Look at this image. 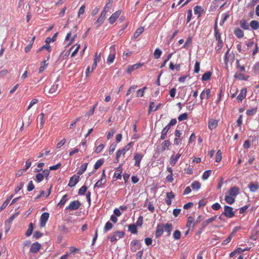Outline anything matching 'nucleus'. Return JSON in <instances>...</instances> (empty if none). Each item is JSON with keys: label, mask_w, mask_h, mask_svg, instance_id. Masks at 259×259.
<instances>
[{"label": "nucleus", "mask_w": 259, "mask_h": 259, "mask_svg": "<svg viewBox=\"0 0 259 259\" xmlns=\"http://www.w3.org/2000/svg\"><path fill=\"white\" fill-rule=\"evenodd\" d=\"M230 17V12H227L225 13H224L222 15V24H224V23L228 19V18Z\"/></svg>", "instance_id": "nucleus-53"}, {"label": "nucleus", "mask_w": 259, "mask_h": 259, "mask_svg": "<svg viewBox=\"0 0 259 259\" xmlns=\"http://www.w3.org/2000/svg\"><path fill=\"white\" fill-rule=\"evenodd\" d=\"M143 65V64L141 63H137L133 65H130L127 68L126 72L128 73H131L133 71L139 68Z\"/></svg>", "instance_id": "nucleus-14"}, {"label": "nucleus", "mask_w": 259, "mask_h": 259, "mask_svg": "<svg viewBox=\"0 0 259 259\" xmlns=\"http://www.w3.org/2000/svg\"><path fill=\"white\" fill-rule=\"evenodd\" d=\"M218 125V120L214 119H210L208 121V128L212 130L217 127Z\"/></svg>", "instance_id": "nucleus-18"}, {"label": "nucleus", "mask_w": 259, "mask_h": 259, "mask_svg": "<svg viewBox=\"0 0 259 259\" xmlns=\"http://www.w3.org/2000/svg\"><path fill=\"white\" fill-rule=\"evenodd\" d=\"M112 224L110 222H107L104 227V232L106 233L107 231L110 230L112 228Z\"/></svg>", "instance_id": "nucleus-43"}, {"label": "nucleus", "mask_w": 259, "mask_h": 259, "mask_svg": "<svg viewBox=\"0 0 259 259\" xmlns=\"http://www.w3.org/2000/svg\"><path fill=\"white\" fill-rule=\"evenodd\" d=\"M239 193V189L238 187L234 186L230 188L228 192L229 195L235 198Z\"/></svg>", "instance_id": "nucleus-13"}, {"label": "nucleus", "mask_w": 259, "mask_h": 259, "mask_svg": "<svg viewBox=\"0 0 259 259\" xmlns=\"http://www.w3.org/2000/svg\"><path fill=\"white\" fill-rule=\"evenodd\" d=\"M130 247L132 252H135L141 248V244L139 240H134L131 243Z\"/></svg>", "instance_id": "nucleus-5"}, {"label": "nucleus", "mask_w": 259, "mask_h": 259, "mask_svg": "<svg viewBox=\"0 0 259 259\" xmlns=\"http://www.w3.org/2000/svg\"><path fill=\"white\" fill-rule=\"evenodd\" d=\"M215 39L218 41L219 46L221 48L222 47L223 41L221 39V34L220 33L215 29Z\"/></svg>", "instance_id": "nucleus-30"}, {"label": "nucleus", "mask_w": 259, "mask_h": 259, "mask_svg": "<svg viewBox=\"0 0 259 259\" xmlns=\"http://www.w3.org/2000/svg\"><path fill=\"white\" fill-rule=\"evenodd\" d=\"M200 71V62L197 61L194 65V72L198 73Z\"/></svg>", "instance_id": "nucleus-60"}, {"label": "nucleus", "mask_w": 259, "mask_h": 259, "mask_svg": "<svg viewBox=\"0 0 259 259\" xmlns=\"http://www.w3.org/2000/svg\"><path fill=\"white\" fill-rule=\"evenodd\" d=\"M44 49H46L49 52H51V48L50 45H48L46 44V45L42 46L38 50L37 53H39V52L42 51Z\"/></svg>", "instance_id": "nucleus-48"}, {"label": "nucleus", "mask_w": 259, "mask_h": 259, "mask_svg": "<svg viewBox=\"0 0 259 259\" xmlns=\"http://www.w3.org/2000/svg\"><path fill=\"white\" fill-rule=\"evenodd\" d=\"M33 224L32 223H31L29 225L28 228L25 233V235L27 237L30 236L31 235V234L33 232Z\"/></svg>", "instance_id": "nucleus-35"}, {"label": "nucleus", "mask_w": 259, "mask_h": 259, "mask_svg": "<svg viewBox=\"0 0 259 259\" xmlns=\"http://www.w3.org/2000/svg\"><path fill=\"white\" fill-rule=\"evenodd\" d=\"M250 26L253 30H257L259 28V23L256 20L250 22Z\"/></svg>", "instance_id": "nucleus-34"}, {"label": "nucleus", "mask_w": 259, "mask_h": 259, "mask_svg": "<svg viewBox=\"0 0 259 259\" xmlns=\"http://www.w3.org/2000/svg\"><path fill=\"white\" fill-rule=\"evenodd\" d=\"M247 90L245 88L242 89L240 91V94L237 97V100L239 103H241L242 100L246 97Z\"/></svg>", "instance_id": "nucleus-12"}, {"label": "nucleus", "mask_w": 259, "mask_h": 259, "mask_svg": "<svg viewBox=\"0 0 259 259\" xmlns=\"http://www.w3.org/2000/svg\"><path fill=\"white\" fill-rule=\"evenodd\" d=\"M144 30V28L143 27L138 28L134 33V37L135 38H138L143 32Z\"/></svg>", "instance_id": "nucleus-27"}, {"label": "nucleus", "mask_w": 259, "mask_h": 259, "mask_svg": "<svg viewBox=\"0 0 259 259\" xmlns=\"http://www.w3.org/2000/svg\"><path fill=\"white\" fill-rule=\"evenodd\" d=\"M132 144V143L130 142L128 144H127L125 146H124L122 149H120L121 152L122 153V155L123 156H124L125 153L130 149V148L131 147Z\"/></svg>", "instance_id": "nucleus-36"}, {"label": "nucleus", "mask_w": 259, "mask_h": 259, "mask_svg": "<svg viewBox=\"0 0 259 259\" xmlns=\"http://www.w3.org/2000/svg\"><path fill=\"white\" fill-rule=\"evenodd\" d=\"M121 13V11L120 10H118L114 12L108 19V21L109 23L111 24H113L116 19L119 17Z\"/></svg>", "instance_id": "nucleus-9"}, {"label": "nucleus", "mask_w": 259, "mask_h": 259, "mask_svg": "<svg viewBox=\"0 0 259 259\" xmlns=\"http://www.w3.org/2000/svg\"><path fill=\"white\" fill-rule=\"evenodd\" d=\"M182 154L178 153L176 155H172L170 157V161L169 163L171 166H174L177 162L178 161V159L180 158V157L181 156Z\"/></svg>", "instance_id": "nucleus-15"}, {"label": "nucleus", "mask_w": 259, "mask_h": 259, "mask_svg": "<svg viewBox=\"0 0 259 259\" xmlns=\"http://www.w3.org/2000/svg\"><path fill=\"white\" fill-rule=\"evenodd\" d=\"M116 53L115 46H112L110 48V53L107 57V63L108 64L112 63L115 59Z\"/></svg>", "instance_id": "nucleus-1"}, {"label": "nucleus", "mask_w": 259, "mask_h": 259, "mask_svg": "<svg viewBox=\"0 0 259 259\" xmlns=\"http://www.w3.org/2000/svg\"><path fill=\"white\" fill-rule=\"evenodd\" d=\"M101 53H98L97 52L95 53L94 62L98 63L101 61Z\"/></svg>", "instance_id": "nucleus-52"}, {"label": "nucleus", "mask_w": 259, "mask_h": 259, "mask_svg": "<svg viewBox=\"0 0 259 259\" xmlns=\"http://www.w3.org/2000/svg\"><path fill=\"white\" fill-rule=\"evenodd\" d=\"M164 225L158 224L156 227V230L155 231V236L156 238L160 237L163 233Z\"/></svg>", "instance_id": "nucleus-11"}, {"label": "nucleus", "mask_w": 259, "mask_h": 259, "mask_svg": "<svg viewBox=\"0 0 259 259\" xmlns=\"http://www.w3.org/2000/svg\"><path fill=\"white\" fill-rule=\"evenodd\" d=\"M170 128L168 127L167 125L165 126V127L163 129V130L161 132V135L160 136V139L164 140L165 139L167 133L168 131L169 130Z\"/></svg>", "instance_id": "nucleus-31"}, {"label": "nucleus", "mask_w": 259, "mask_h": 259, "mask_svg": "<svg viewBox=\"0 0 259 259\" xmlns=\"http://www.w3.org/2000/svg\"><path fill=\"white\" fill-rule=\"evenodd\" d=\"M211 95V91L210 89H208L206 90H204L200 94V98L201 100L203 99H208L210 98Z\"/></svg>", "instance_id": "nucleus-16"}, {"label": "nucleus", "mask_w": 259, "mask_h": 259, "mask_svg": "<svg viewBox=\"0 0 259 259\" xmlns=\"http://www.w3.org/2000/svg\"><path fill=\"white\" fill-rule=\"evenodd\" d=\"M44 116H45V115L43 113H41L39 115V116H40L39 128L40 129L42 128V127L44 126V123H45Z\"/></svg>", "instance_id": "nucleus-54"}, {"label": "nucleus", "mask_w": 259, "mask_h": 259, "mask_svg": "<svg viewBox=\"0 0 259 259\" xmlns=\"http://www.w3.org/2000/svg\"><path fill=\"white\" fill-rule=\"evenodd\" d=\"M50 216V214L49 212H44L40 217V222L39 226L41 227H44L46 225V223L47 222Z\"/></svg>", "instance_id": "nucleus-6"}, {"label": "nucleus", "mask_w": 259, "mask_h": 259, "mask_svg": "<svg viewBox=\"0 0 259 259\" xmlns=\"http://www.w3.org/2000/svg\"><path fill=\"white\" fill-rule=\"evenodd\" d=\"M194 11L195 14H199L200 15L203 11V9L200 6H196L194 8Z\"/></svg>", "instance_id": "nucleus-42"}, {"label": "nucleus", "mask_w": 259, "mask_h": 259, "mask_svg": "<svg viewBox=\"0 0 259 259\" xmlns=\"http://www.w3.org/2000/svg\"><path fill=\"white\" fill-rule=\"evenodd\" d=\"M161 54V51L159 49L157 48L154 52V57L156 59H158L160 57Z\"/></svg>", "instance_id": "nucleus-46"}, {"label": "nucleus", "mask_w": 259, "mask_h": 259, "mask_svg": "<svg viewBox=\"0 0 259 259\" xmlns=\"http://www.w3.org/2000/svg\"><path fill=\"white\" fill-rule=\"evenodd\" d=\"M172 228V225L171 224L166 223L164 225V229L167 233V235H170Z\"/></svg>", "instance_id": "nucleus-29"}, {"label": "nucleus", "mask_w": 259, "mask_h": 259, "mask_svg": "<svg viewBox=\"0 0 259 259\" xmlns=\"http://www.w3.org/2000/svg\"><path fill=\"white\" fill-rule=\"evenodd\" d=\"M105 147V145L104 144H100L99 145L96 149L95 152L96 153H99L101 152Z\"/></svg>", "instance_id": "nucleus-64"}, {"label": "nucleus", "mask_w": 259, "mask_h": 259, "mask_svg": "<svg viewBox=\"0 0 259 259\" xmlns=\"http://www.w3.org/2000/svg\"><path fill=\"white\" fill-rule=\"evenodd\" d=\"M217 218V216L215 215V216H214L213 217H211V218L208 219V220H206L205 222H203L201 225L202 227V228L203 229L205 227H206V226H207L210 223H212L214 220H215Z\"/></svg>", "instance_id": "nucleus-22"}, {"label": "nucleus", "mask_w": 259, "mask_h": 259, "mask_svg": "<svg viewBox=\"0 0 259 259\" xmlns=\"http://www.w3.org/2000/svg\"><path fill=\"white\" fill-rule=\"evenodd\" d=\"M122 172V168L121 165H119L116 169V171L114 174V177H115L117 179H121Z\"/></svg>", "instance_id": "nucleus-23"}, {"label": "nucleus", "mask_w": 259, "mask_h": 259, "mask_svg": "<svg viewBox=\"0 0 259 259\" xmlns=\"http://www.w3.org/2000/svg\"><path fill=\"white\" fill-rule=\"evenodd\" d=\"M235 36L238 38H241L244 36V32L240 28H236L234 31Z\"/></svg>", "instance_id": "nucleus-24"}, {"label": "nucleus", "mask_w": 259, "mask_h": 259, "mask_svg": "<svg viewBox=\"0 0 259 259\" xmlns=\"http://www.w3.org/2000/svg\"><path fill=\"white\" fill-rule=\"evenodd\" d=\"M210 174H211V170H208L205 171L203 174L202 179L203 180H206L209 178V177L210 176Z\"/></svg>", "instance_id": "nucleus-57"}, {"label": "nucleus", "mask_w": 259, "mask_h": 259, "mask_svg": "<svg viewBox=\"0 0 259 259\" xmlns=\"http://www.w3.org/2000/svg\"><path fill=\"white\" fill-rule=\"evenodd\" d=\"M88 165V163H84L80 167V168L79 170L77 172V175L79 176L80 175H81L87 169V166Z\"/></svg>", "instance_id": "nucleus-26"}, {"label": "nucleus", "mask_w": 259, "mask_h": 259, "mask_svg": "<svg viewBox=\"0 0 259 259\" xmlns=\"http://www.w3.org/2000/svg\"><path fill=\"white\" fill-rule=\"evenodd\" d=\"M48 65V64L47 63L46 61V60L44 61L41 63V66L39 69V72H42L47 67Z\"/></svg>", "instance_id": "nucleus-58"}, {"label": "nucleus", "mask_w": 259, "mask_h": 259, "mask_svg": "<svg viewBox=\"0 0 259 259\" xmlns=\"http://www.w3.org/2000/svg\"><path fill=\"white\" fill-rule=\"evenodd\" d=\"M248 188L251 192H254L258 189L259 185L257 182L250 183L248 185Z\"/></svg>", "instance_id": "nucleus-20"}, {"label": "nucleus", "mask_w": 259, "mask_h": 259, "mask_svg": "<svg viewBox=\"0 0 259 259\" xmlns=\"http://www.w3.org/2000/svg\"><path fill=\"white\" fill-rule=\"evenodd\" d=\"M143 157V155L141 153L135 152L134 156V160L135 161V165L137 167H140V162Z\"/></svg>", "instance_id": "nucleus-8"}, {"label": "nucleus", "mask_w": 259, "mask_h": 259, "mask_svg": "<svg viewBox=\"0 0 259 259\" xmlns=\"http://www.w3.org/2000/svg\"><path fill=\"white\" fill-rule=\"evenodd\" d=\"M87 190V187L82 186L78 190V194L80 195H83Z\"/></svg>", "instance_id": "nucleus-55"}, {"label": "nucleus", "mask_w": 259, "mask_h": 259, "mask_svg": "<svg viewBox=\"0 0 259 259\" xmlns=\"http://www.w3.org/2000/svg\"><path fill=\"white\" fill-rule=\"evenodd\" d=\"M81 203L78 200H74L71 201L69 205L66 207L65 209L69 210H75L78 209Z\"/></svg>", "instance_id": "nucleus-3"}, {"label": "nucleus", "mask_w": 259, "mask_h": 259, "mask_svg": "<svg viewBox=\"0 0 259 259\" xmlns=\"http://www.w3.org/2000/svg\"><path fill=\"white\" fill-rule=\"evenodd\" d=\"M114 234L118 240L122 238L124 236L125 233L123 231H116L114 233Z\"/></svg>", "instance_id": "nucleus-50"}, {"label": "nucleus", "mask_w": 259, "mask_h": 259, "mask_svg": "<svg viewBox=\"0 0 259 259\" xmlns=\"http://www.w3.org/2000/svg\"><path fill=\"white\" fill-rule=\"evenodd\" d=\"M106 182L103 181L102 180L100 179L98 180L96 183L94 185V188H101L106 184Z\"/></svg>", "instance_id": "nucleus-44"}, {"label": "nucleus", "mask_w": 259, "mask_h": 259, "mask_svg": "<svg viewBox=\"0 0 259 259\" xmlns=\"http://www.w3.org/2000/svg\"><path fill=\"white\" fill-rule=\"evenodd\" d=\"M147 89V87H144V88H142V89H140L139 90H138L137 92V95H136V97H142L144 96V91L145 90Z\"/></svg>", "instance_id": "nucleus-45"}, {"label": "nucleus", "mask_w": 259, "mask_h": 259, "mask_svg": "<svg viewBox=\"0 0 259 259\" xmlns=\"http://www.w3.org/2000/svg\"><path fill=\"white\" fill-rule=\"evenodd\" d=\"M107 13V10H103L99 16V17L98 18V19H97V20L96 21V24H97V27H99V26H100L103 23V22H104L105 19H106V14Z\"/></svg>", "instance_id": "nucleus-4"}, {"label": "nucleus", "mask_w": 259, "mask_h": 259, "mask_svg": "<svg viewBox=\"0 0 259 259\" xmlns=\"http://www.w3.org/2000/svg\"><path fill=\"white\" fill-rule=\"evenodd\" d=\"M241 27L244 30L249 29V25L247 24L246 20L244 19H241L239 22Z\"/></svg>", "instance_id": "nucleus-25"}, {"label": "nucleus", "mask_w": 259, "mask_h": 259, "mask_svg": "<svg viewBox=\"0 0 259 259\" xmlns=\"http://www.w3.org/2000/svg\"><path fill=\"white\" fill-rule=\"evenodd\" d=\"M59 87V84L55 83H54L50 89L49 91V93L50 94H54L56 92V91L58 90Z\"/></svg>", "instance_id": "nucleus-33"}, {"label": "nucleus", "mask_w": 259, "mask_h": 259, "mask_svg": "<svg viewBox=\"0 0 259 259\" xmlns=\"http://www.w3.org/2000/svg\"><path fill=\"white\" fill-rule=\"evenodd\" d=\"M79 179V176L77 175H73L70 179L68 186L70 187H73L78 182Z\"/></svg>", "instance_id": "nucleus-10"}, {"label": "nucleus", "mask_w": 259, "mask_h": 259, "mask_svg": "<svg viewBox=\"0 0 259 259\" xmlns=\"http://www.w3.org/2000/svg\"><path fill=\"white\" fill-rule=\"evenodd\" d=\"M170 143L169 140L164 141L161 145L160 150L161 152H164L166 150L168 149V147L170 146Z\"/></svg>", "instance_id": "nucleus-21"}, {"label": "nucleus", "mask_w": 259, "mask_h": 259, "mask_svg": "<svg viewBox=\"0 0 259 259\" xmlns=\"http://www.w3.org/2000/svg\"><path fill=\"white\" fill-rule=\"evenodd\" d=\"M128 229L129 231L131 232L132 234H137V229L135 225L131 224L128 227Z\"/></svg>", "instance_id": "nucleus-40"}, {"label": "nucleus", "mask_w": 259, "mask_h": 259, "mask_svg": "<svg viewBox=\"0 0 259 259\" xmlns=\"http://www.w3.org/2000/svg\"><path fill=\"white\" fill-rule=\"evenodd\" d=\"M44 179L42 174L41 173H38L36 175L35 181L37 183H39Z\"/></svg>", "instance_id": "nucleus-62"}, {"label": "nucleus", "mask_w": 259, "mask_h": 259, "mask_svg": "<svg viewBox=\"0 0 259 259\" xmlns=\"http://www.w3.org/2000/svg\"><path fill=\"white\" fill-rule=\"evenodd\" d=\"M257 112V108H253L252 109H248L247 110L246 113L247 115H253L255 114Z\"/></svg>", "instance_id": "nucleus-49"}, {"label": "nucleus", "mask_w": 259, "mask_h": 259, "mask_svg": "<svg viewBox=\"0 0 259 259\" xmlns=\"http://www.w3.org/2000/svg\"><path fill=\"white\" fill-rule=\"evenodd\" d=\"M104 160L103 159H100L96 161L94 165V168L95 169H99L104 163Z\"/></svg>", "instance_id": "nucleus-38"}, {"label": "nucleus", "mask_w": 259, "mask_h": 259, "mask_svg": "<svg viewBox=\"0 0 259 259\" xmlns=\"http://www.w3.org/2000/svg\"><path fill=\"white\" fill-rule=\"evenodd\" d=\"M57 34H58V33H56L54 36H53V37L51 38V37H47L46 40H45V42L48 44V45H49V44L51 42H54L55 41H56V37L57 36Z\"/></svg>", "instance_id": "nucleus-39"}, {"label": "nucleus", "mask_w": 259, "mask_h": 259, "mask_svg": "<svg viewBox=\"0 0 259 259\" xmlns=\"http://www.w3.org/2000/svg\"><path fill=\"white\" fill-rule=\"evenodd\" d=\"M212 73L210 71H207L204 73L202 76V81H207L210 79Z\"/></svg>", "instance_id": "nucleus-28"}, {"label": "nucleus", "mask_w": 259, "mask_h": 259, "mask_svg": "<svg viewBox=\"0 0 259 259\" xmlns=\"http://www.w3.org/2000/svg\"><path fill=\"white\" fill-rule=\"evenodd\" d=\"M253 71L255 74L259 73V62L255 63L253 65Z\"/></svg>", "instance_id": "nucleus-61"}, {"label": "nucleus", "mask_w": 259, "mask_h": 259, "mask_svg": "<svg viewBox=\"0 0 259 259\" xmlns=\"http://www.w3.org/2000/svg\"><path fill=\"white\" fill-rule=\"evenodd\" d=\"M72 33L71 32H68L65 37V41H69L68 45H71L73 42L75 38L76 37V34H74L72 36H71Z\"/></svg>", "instance_id": "nucleus-19"}, {"label": "nucleus", "mask_w": 259, "mask_h": 259, "mask_svg": "<svg viewBox=\"0 0 259 259\" xmlns=\"http://www.w3.org/2000/svg\"><path fill=\"white\" fill-rule=\"evenodd\" d=\"M222 151L221 150H218L215 155V161L219 162L222 160Z\"/></svg>", "instance_id": "nucleus-51"}, {"label": "nucleus", "mask_w": 259, "mask_h": 259, "mask_svg": "<svg viewBox=\"0 0 259 259\" xmlns=\"http://www.w3.org/2000/svg\"><path fill=\"white\" fill-rule=\"evenodd\" d=\"M259 232L257 231H253L250 235V238L254 241L256 240Z\"/></svg>", "instance_id": "nucleus-47"}, {"label": "nucleus", "mask_w": 259, "mask_h": 259, "mask_svg": "<svg viewBox=\"0 0 259 259\" xmlns=\"http://www.w3.org/2000/svg\"><path fill=\"white\" fill-rule=\"evenodd\" d=\"M191 186L193 190L197 191L200 189L201 185L198 181H195L191 184Z\"/></svg>", "instance_id": "nucleus-32"}, {"label": "nucleus", "mask_w": 259, "mask_h": 259, "mask_svg": "<svg viewBox=\"0 0 259 259\" xmlns=\"http://www.w3.org/2000/svg\"><path fill=\"white\" fill-rule=\"evenodd\" d=\"M222 214H224L227 218H231L235 215V212L233 211V208L232 207L225 205L224 206V212Z\"/></svg>", "instance_id": "nucleus-2"}, {"label": "nucleus", "mask_w": 259, "mask_h": 259, "mask_svg": "<svg viewBox=\"0 0 259 259\" xmlns=\"http://www.w3.org/2000/svg\"><path fill=\"white\" fill-rule=\"evenodd\" d=\"M235 198L229 195L225 196V199L227 203L232 204L235 202Z\"/></svg>", "instance_id": "nucleus-37"}, {"label": "nucleus", "mask_w": 259, "mask_h": 259, "mask_svg": "<svg viewBox=\"0 0 259 259\" xmlns=\"http://www.w3.org/2000/svg\"><path fill=\"white\" fill-rule=\"evenodd\" d=\"M181 235V232L180 231L177 230L174 232L173 234V237L175 239L178 240L180 238Z\"/></svg>", "instance_id": "nucleus-63"}, {"label": "nucleus", "mask_w": 259, "mask_h": 259, "mask_svg": "<svg viewBox=\"0 0 259 259\" xmlns=\"http://www.w3.org/2000/svg\"><path fill=\"white\" fill-rule=\"evenodd\" d=\"M41 247V245L39 243L35 242L31 244L30 248V252L32 253H36L39 251Z\"/></svg>", "instance_id": "nucleus-7"}, {"label": "nucleus", "mask_w": 259, "mask_h": 259, "mask_svg": "<svg viewBox=\"0 0 259 259\" xmlns=\"http://www.w3.org/2000/svg\"><path fill=\"white\" fill-rule=\"evenodd\" d=\"M175 197V195L172 192H170L166 193L165 202L167 205H170L171 204V200L174 198Z\"/></svg>", "instance_id": "nucleus-17"}, {"label": "nucleus", "mask_w": 259, "mask_h": 259, "mask_svg": "<svg viewBox=\"0 0 259 259\" xmlns=\"http://www.w3.org/2000/svg\"><path fill=\"white\" fill-rule=\"evenodd\" d=\"M67 194L63 195L59 202L58 203V206H62L63 205L67 200Z\"/></svg>", "instance_id": "nucleus-41"}, {"label": "nucleus", "mask_w": 259, "mask_h": 259, "mask_svg": "<svg viewBox=\"0 0 259 259\" xmlns=\"http://www.w3.org/2000/svg\"><path fill=\"white\" fill-rule=\"evenodd\" d=\"M188 118V114L187 113H184L179 116L178 119L179 121L185 120Z\"/></svg>", "instance_id": "nucleus-56"}, {"label": "nucleus", "mask_w": 259, "mask_h": 259, "mask_svg": "<svg viewBox=\"0 0 259 259\" xmlns=\"http://www.w3.org/2000/svg\"><path fill=\"white\" fill-rule=\"evenodd\" d=\"M137 85H134L131 86L127 90L126 93V96L130 95L132 92H134L135 90L137 88Z\"/></svg>", "instance_id": "nucleus-59"}]
</instances>
